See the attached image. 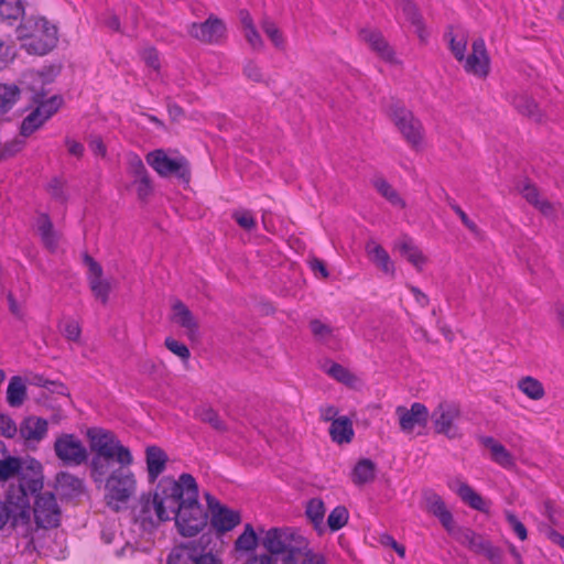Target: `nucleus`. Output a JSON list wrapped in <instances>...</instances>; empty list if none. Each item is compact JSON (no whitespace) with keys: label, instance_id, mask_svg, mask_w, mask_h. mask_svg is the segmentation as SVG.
<instances>
[{"label":"nucleus","instance_id":"1","mask_svg":"<svg viewBox=\"0 0 564 564\" xmlns=\"http://www.w3.org/2000/svg\"><path fill=\"white\" fill-rule=\"evenodd\" d=\"M89 447L93 453L90 474L95 482H102L110 473L113 463L128 467L133 457L117 435L105 429H89L87 431Z\"/></svg>","mask_w":564,"mask_h":564},{"label":"nucleus","instance_id":"2","mask_svg":"<svg viewBox=\"0 0 564 564\" xmlns=\"http://www.w3.org/2000/svg\"><path fill=\"white\" fill-rule=\"evenodd\" d=\"M178 490L171 519L175 520L177 531L183 536H195L207 523V513L198 502V487L191 474H182L176 480Z\"/></svg>","mask_w":564,"mask_h":564},{"label":"nucleus","instance_id":"3","mask_svg":"<svg viewBox=\"0 0 564 564\" xmlns=\"http://www.w3.org/2000/svg\"><path fill=\"white\" fill-rule=\"evenodd\" d=\"M178 490L176 479L163 477L159 480L153 495H142L133 507V517L143 531L151 532L162 522L171 520V510L175 506Z\"/></svg>","mask_w":564,"mask_h":564},{"label":"nucleus","instance_id":"4","mask_svg":"<svg viewBox=\"0 0 564 564\" xmlns=\"http://www.w3.org/2000/svg\"><path fill=\"white\" fill-rule=\"evenodd\" d=\"M34 523L26 510L13 517V527L17 533L36 546L48 529L58 527L61 522V508L52 492L37 494L33 505Z\"/></svg>","mask_w":564,"mask_h":564},{"label":"nucleus","instance_id":"5","mask_svg":"<svg viewBox=\"0 0 564 564\" xmlns=\"http://www.w3.org/2000/svg\"><path fill=\"white\" fill-rule=\"evenodd\" d=\"M17 36L30 54L45 55L57 43V29L44 18L30 17L24 19L17 29Z\"/></svg>","mask_w":564,"mask_h":564},{"label":"nucleus","instance_id":"6","mask_svg":"<svg viewBox=\"0 0 564 564\" xmlns=\"http://www.w3.org/2000/svg\"><path fill=\"white\" fill-rule=\"evenodd\" d=\"M261 544L268 551L265 554L273 555L278 562L279 556L301 551L305 545V536L292 528H271L264 532Z\"/></svg>","mask_w":564,"mask_h":564},{"label":"nucleus","instance_id":"7","mask_svg":"<svg viewBox=\"0 0 564 564\" xmlns=\"http://www.w3.org/2000/svg\"><path fill=\"white\" fill-rule=\"evenodd\" d=\"M388 116L411 148L419 150L423 147L424 129L412 111L395 101L389 106Z\"/></svg>","mask_w":564,"mask_h":564},{"label":"nucleus","instance_id":"8","mask_svg":"<svg viewBox=\"0 0 564 564\" xmlns=\"http://www.w3.org/2000/svg\"><path fill=\"white\" fill-rule=\"evenodd\" d=\"M105 488L108 506L118 511L135 494L137 480L131 470L121 467L107 477Z\"/></svg>","mask_w":564,"mask_h":564},{"label":"nucleus","instance_id":"9","mask_svg":"<svg viewBox=\"0 0 564 564\" xmlns=\"http://www.w3.org/2000/svg\"><path fill=\"white\" fill-rule=\"evenodd\" d=\"M458 543L468 547L476 554L486 556L494 564L501 563V551L491 545V543L476 533L471 529L456 527L455 524L447 531Z\"/></svg>","mask_w":564,"mask_h":564},{"label":"nucleus","instance_id":"10","mask_svg":"<svg viewBox=\"0 0 564 564\" xmlns=\"http://www.w3.org/2000/svg\"><path fill=\"white\" fill-rule=\"evenodd\" d=\"M24 84L33 91V99L37 104L34 109L43 119L47 121L61 107L62 98L53 96L47 100H43L46 93L44 91L45 77L40 72L30 70L24 74Z\"/></svg>","mask_w":564,"mask_h":564},{"label":"nucleus","instance_id":"11","mask_svg":"<svg viewBox=\"0 0 564 564\" xmlns=\"http://www.w3.org/2000/svg\"><path fill=\"white\" fill-rule=\"evenodd\" d=\"M54 451L57 458L66 466H79L88 458L86 447L74 434H63L57 437Z\"/></svg>","mask_w":564,"mask_h":564},{"label":"nucleus","instance_id":"12","mask_svg":"<svg viewBox=\"0 0 564 564\" xmlns=\"http://www.w3.org/2000/svg\"><path fill=\"white\" fill-rule=\"evenodd\" d=\"M147 163L163 177L175 175L184 182L189 180V171L183 159H171L163 150H154L147 155Z\"/></svg>","mask_w":564,"mask_h":564},{"label":"nucleus","instance_id":"13","mask_svg":"<svg viewBox=\"0 0 564 564\" xmlns=\"http://www.w3.org/2000/svg\"><path fill=\"white\" fill-rule=\"evenodd\" d=\"M459 415L460 411L457 404L447 401L440 402L431 414L435 432L444 434L448 438L458 437L460 433L455 422Z\"/></svg>","mask_w":564,"mask_h":564},{"label":"nucleus","instance_id":"14","mask_svg":"<svg viewBox=\"0 0 564 564\" xmlns=\"http://www.w3.org/2000/svg\"><path fill=\"white\" fill-rule=\"evenodd\" d=\"M188 34L205 44H220L226 40L227 28L224 21L215 15L202 23L188 25Z\"/></svg>","mask_w":564,"mask_h":564},{"label":"nucleus","instance_id":"15","mask_svg":"<svg viewBox=\"0 0 564 564\" xmlns=\"http://www.w3.org/2000/svg\"><path fill=\"white\" fill-rule=\"evenodd\" d=\"M15 476L19 477V490L22 499L26 498L28 495L42 494L43 475L39 462L35 459L21 460V468Z\"/></svg>","mask_w":564,"mask_h":564},{"label":"nucleus","instance_id":"16","mask_svg":"<svg viewBox=\"0 0 564 564\" xmlns=\"http://www.w3.org/2000/svg\"><path fill=\"white\" fill-rule=\"evenodd\" d=\"M206 499L210 510V523L218 533L229 532L241 522L239 511L223 506L209 494H206Z\"/></svg>","mask_w":564,"mask_h":564},{"label":"nucleus","instance_id":"17","mask_svg":"<svg viewBox=\"0 0 564 564\" xmlns=\"http://www.w3.org/2000/svg\"><path fill=\"white\" fill-rule=\"evenodd\" d=\"M84 262L88 267L87 280L91 293L95 299L106 305L109 300L111 284L107 279H104V271L101 265L95 261L90 256L85 254Z\"/></svg>","mask_w":564,"mask_h":564},{"label":"nucleus","instance_id":"18","mask_svg":"<svg viewBox=\"0 0 564 564\" xmlns=\"http://www.w3.org/2000/svg\"><path fill=\"white\" fill-rule=\"evenodd\" d=\"M171 321L184 329L188 340L198 341L200 339L198 319L188 306L180 300H175L172 304Z\"/></svg>","mask_w":564,"mask_h":564},{"label":"nucleus","instance_id":"19","mask_svg":"<svg viewBox=\"0 0 564 564\" xmlns=\"http://www.w3.org/2000/svg\"><path fill=\"white\" fill-rule=\"evenodd\" d=\"M360 40L377 54L379 58L389 64H399L400 61L379 30L365 28L359 32Z\"/></svg>","mask_w":564,"mask_h":564},{"label":"nucleus","instance_id":"20","mask_svg":"<svg viewBox=\"0 0 564 564\" xmlns=\"http://www.w3.org/2000/svg\"><path fill=\"white\" fill-rule=\"evenodd\" d=\"M395 414L399 417V424L402 432L410 434L415 427H425L429 421V410L420 402H414L410 409L398 406Z\"/></svg>","mask_w":564,"mask_h":564},{"label":"nucleus","instance_id":"21","mask_svg":"<svg viewBox=\"0 0 564 564\" xmlns=\"http://www.w3.org/2000/svg\"><path fill=\"white\" fill-rule=\"evenodd\" d=\"M471 53L463 61L466 73L479 78L488 76L490 70V58L488 56L486 45L482 39L473 42Z\"/></svg>","mask_w":564,"mask_h":564},{"label":"nucleus","instance_id":"22","mask_svg":"<svg viewBox=\"0 0 564 564\" xmlns=\"http://www.w3.org/2000/svg\"><path fill=\"white\" fill-rule=\"evenodd\" d=\"M128 172L133 177L132 186L135 187L138 198L145 200L152 194L153 186L149 173L140 156L135 154L129 155Z\"/></svg>","mask_w":564,"mask_h":564},{"label":"nucleus","instance_id":"23","mask_svg":"<svg viewBox=\"0 0 564 564\" xmlns=\"http://www.w3.org/2000/svg\"><path fill=\"white\" fill-rule=\"evenodd\" d=\"M423 498L426 510L440 520L446 531L451 530L455 522L441 496L432 490H425Z\"/></svg>","mask_w":564,"mask_h":564},{"label":"nucleus","instance_id":"24","mask_svg":"<svg viewBox=\"0 0 564 564\" xmlns=\"http://www.w3.org/2000/svg\"><path fill=\"white\" fill-rule=\"evenodd\" d=\"M169 462L167 454L159 446L151 445L145 448V464L148 480L153 484L165 470Z\"/></svg>","mask_w":564,"mask_h":564},{"label":"nucleus","instance_id":"25","mask_svg":"<svg viewBox=\"0 0 564 564\" xmlns=\"http://www.w3.org/2000/svg\"><path fill=\"white\" fill-rule=\"evenodd\" d=\"M366 252L369 259L386 274L394 275L395 268L389 253L375 240L366 243Z\"/></svg>","mask_w":564,"mask_h":564},{"label":"nucleus","instance_id":"26","mask_svg":"<svg viewBox=\"0 0 564 564\" xmlns=\"http://www.w3.org/2000/svg\"><path fill=\"white\" fill-rule=\"evenodd\" d=\"M449 488L456 491V494L460 497V499L478 511H486L487 505L482 497L477 494L468 484L455 479L449 484Z\"/></svg>","mask_w":564,"mask_h":564},{"label":"nucleus","instance_id":"27","mask_svg":"<svg viewBox=\"0 0 564 564\" xmlns=\"http://www.w3.org/2000/svg\"><path fill=\"white\" fill-rule=\"evenodd\" d=\"M204 549L196 542L182 544L169 555V564H195Z\"/></svg>","mask_w":564,"mask_h":564},{"label":"nucleus","instance_id":"28","mask_svg":"<svg viewBox=\"0 0 564 564\" xmlns=\"http://www.w3.org/2000/svg\"><path fill=\"white\" fill-rule=\"evenodd\" d=\"M19 432L28 442H40L47 432V422L36 416L26 417L21 423Z\"/></svg>","mask_w":564,"mask_h":564},{"label":"nucleus","instance_id":"29","mask_svg":"<svg viewBox=\"0 0 564 564\" xmlns=\"http://www.w3.org/2000/svg\"><path fill=\"white\" fill-rule=\"evenodd\" d=\"M482 444L490 449L491 459L503 468L511 469L516 462L511 453L492 437L482 438Z\"/></svg>","mask_w":564,"mask_h":564},{"label":"nucleus","instance_id":"30","mask_svg":"<svg viewBox=\"0 0 564 564\" xmlns=\"http://www.w3.org/2000/svg\"><path fill=\"white\" fill-rule=\"evenodd\" d=\"M395 248L399 250L401 256L404 257L417 270L423 269L426 263V257L410 238L403 237L399 242H397Z\"/></svg>","mask_w":564,"mask_h":564},{"label":"nucleus","instance_id":"31","mask_svg":"<svg viewBox=\"0 0 564 564\" xmlns=\"http://www.w3.org/2000/svg\"><path fill=\"white\" fill-rule=\"evenodd\" d=\"M510 101L519 113L541 122L543 115L539 110L536 102L524 94H513L510 96Z\"/></svg>","mask_w":564,"mask_h":564},{"label":"nucleus","instance_id":"32","mask_svg":"<svg viewBox=\"0 0 564 564\" xmlns=\"http://www.w3.org/2000/svg\"><path fill=\"white\" fill-rule=\"evenodd\" d=\"M282 564H325V561L322 554L315 553L310 547V542L305 538L304 547L291 555L283 556Z\"/></svg>","mask_w":564,"mask_h":564},{"label":"nucleus","instance_id":"33","mask_svg":"<svg viewBox=\"0 0 564 564\" xmlns=\"http://www.w3.org/2000/svg\"><path fill=\"white\" fill-rule=\"evenodd\" d=\"M329 435L337 444L350 443L354 437L352 423L347 416L334 420L329 426Z\"/></svg>","mask_w":564,"mask_h":564},{"label":"nucleus","instance_id":"34","mask_svg":"<svg viewBox=\"0 0 564 564\" xmlns=\"http://www.w3.org/2000/svg\"><path fill=\"white\" fill-rule=\"evenodd\" d=\"M36 228L42 242L50 251H55L58 246V235L53 228V224L46 214H41L36 220Z\"/></svg>","mask_w":564,"mask_h":564},{"label":"nucleus","instance_id":"35","mask_svg":"<svg viewBox=\"0 0 564 564\" xmlns=\"http://www.w3.org/2000/svg\"><path fill=\"white\" fill-rule=\"evenodd\" d=\"M21 468V459L11 456L2 441H0V482L15 476Z\"/></svg>","mask_w":564,"mask_h":564},{"label":"nucleus","instance_id":"36","mask_svg":"<svg viewBox=\"0 0 564 564\" xmlns=\"http://www.w3.org/2000/svg\"><path fill=\"white\" fill-rule=\"evenodd\" d=\"M517 387L530 400L540 401L545 397L543 383L534 377H522L519 379Z\"/></svg>","mask_w":564,"mask_h":564},{"label":"nucleus","instance_id":"37","mask_svg":"<svg viewBox=\"0 0 564 564\" xmlns=\"http://www.w3.org/2000/svg\"><path fill=\"white\" fill-rule=\"evenodd\" d=\"M376 464L367 458L360 459L351 474V479L355 485L361 486L372 481L376 477Z\"/></svg>","mask_w":564,"mask_h":564},{"label":"nucleus","instance_id":"38","mask_svg":"<svg viewBox=\"0 0 564 564\" xmlns=\"http://www.w3.org/2000/svg\"><path fill=\"white\" fill-rule=\"evenodd\" d=\"M26 397V387L21 377L14 376L10 379L7 388V401L13 406L22 405Z\"/></svg>","mask_w":564,"mask_h":564},{"label":"nucleus","instance_id":"39","mask_svg":"<svg viewBox=\"0 0 564 564\" xmlns=\"http://www.w3.org/2000/svg\"><path fill=\"white\" fill-rule=\"evenodd\" d=\"M24 15V6L21 0H0V18L3 22L12 24Z\"/></svg>","mask_w":564,"mask_h":564},{"label":"nucleus","instance_id":"40","mask_svg":"<svg viewBox=\"0 0 564 564\" xmlns=\"http://www.w3.org/2000/svg\"><path fill=\"white\" fill-rule=\"evenodd\" d=\"M325 506L323 500L318 498H313L307 502L305 513L310 521L313 523L315 530L318 533H323L324 528V517H325Z\"/></svg>","mask_w":564,"mask_h":564},{"label":"nucleus","instance_id":"41","mask_svg":"<svg viewBox=\"0 0 564 564\" xmlns=\"http://www.w3.org/2000/svg\"><path fill=\"white\" fill-rule=\"evenodd\" d=\"M259 543L258 535L250 523L245 525L242 533L235 541V550L240 553L253 552Z\"/></svg>","mask_w":564,"mask_h":564},{"label":"nucleus","instance_id":"42","mask_svg":"<svg viewBox=\"0 0 564 564\" xmlns=\"http://www.w3.org/2000/svg\"><path fill=\"white\" fill-rule=\"evenodd\" d=\"M446 40L448 41L449 50L458 62H463L465 59V53L467 48V36L463 32H454L451 28L449 31L445 34Z\"/></svg>","mask_w":564,"mask_h":564},{"label":"nucleus","instance_id":"43","mask_svg":"<svg viewBox=\"0 0 564 564\" xmlns=\"http://www.w3.org/2000/svg\"><path fill=\"white\" fill-rule=\"evenodd\" d=\"M20 97V88L14 84H0V115L9 111Z\"/></svg>","mask_w":564,"mask_h":564},{"label":"nucleus","instance_id":"44","mask_svg":"<svg viewBox=\"0 0 564 564\" xmlns=\"http://www.w3.org/2000/svg\"><path fill=\"white\" fill-rule=\"evenodd\" d=\"M375 188L393 206L404 208L405 202L399 193L384 178H376L373 181Z\"/></svg>","mask_w":564,"mask_h":564},{"label":"nucleus","instance_id":"45","mask_svg":"<svg viewBox=\"0 0 564 564\" xmlns=\"http://www.w3.org/2000/svg\"><path fill=\"white\" fill-rule=\"evenodd\" d=\"M261 28L276 48L283 50L285 47V41L281 30L270 18L265 17L262 19Z\"/></svg>","mask_w":564,"mask_h":564},{"label":"nucleus","instance_id":"46","mask_svg":"<svg viewBox=\"0 0 564 564\" xmlns=\"http://www.w3.org/2000/svg\"><path fill=\"white\" fill-rule=\"evenodd\" d=\"M56 481L58 487L69 495H75L83 491L84 485L82 479L75 477L72 474L61 473L57 475Z\"/></svg>","mask_w":564,"mask_h":564},{"label":"nucleus","instance_id":"47","mask_svg":"<svg viewBox=\"0 0 564 564\" xmlns=\"http://www.w3.org/2000/svg\"><path fill=\"white\" fill-rule=\"evenodd\" d=\"M349 519V513L346 507L337 506L334 508L327 518V525L332 531H338L344 528Z\"/></svg>","mask_w":564,"mask_h":564},{"label":"nucleus","instance_id":"48","mask_svg":"<svg viewBox=\"0 0 564 564\" xmlns=\"http://www.w3.org/2000/svg\"><path fill=\"white\" fill-rule=\"evenodd\" d=\"M196 416L204 423L209 424L213 429L219 432L226 430L225 423L221 421L219 415L212 408L203 406L196 411Z\"/></svg>","mask_w":564,"mask_h":564},{"label":"nucleus","instance_id":"49","mask_svg":"<svg viewBox=\"0 0 564 564\" xmlns=\"http://www.w3.org/2000/svg\"><path fill=\"white\" fill-rule=\"evenodd\" d=\"M324 371L339 382L350 384L354 376L341 365L336 362H326L323 365Z\"/></svg>","mask_w":564,"mask_h":564},{"label":"nucleus","instance_id":"50","mask_svg":"<svg viewBox=\"0 0 564 564\" xmlns=\"http://www.w3.org/2000/svg\"><path fill=\"white\" fill-rule=\"evenodd\" d=\"M403 12L406 17V19L415 26V32L417 33L419 37L421 40L425 39V32L423 28L422 17L417 12V9L415 6H413L411 2H406L403 6Z\"/></svg>","mask_w":564,"mask_h":564},{"label":"nucleus","instance_id":"51","mask_svg":"<svg viewBox=\"0 0 564 564\" xmlns=\"http://www.w3.org/2000/svg\"><path fill=\"white\" fill-rule=\"evenodd\" d=\"M44 122V119L35 110H33L23 119L20 132L23 137H29L39 128H41Z\"/></svg>","mask_w":564,"mask_h":564},{"label":"nucleus","instance_id":"52","mask_svg":"<svg viewBox=\"0 0 564 564\" xmlns=\"http://www.w3.org/2000/svg\"><path fill=\"white\" fill-rule=\"evenodd\" d=\"M61 332L67 340L78 341L80 339L82 328L77 321L67 319L61 327Z\"/></svg>","mask_w":564,"mask_h":564},{"label":"nucleus","instance_id":"53","mask_svg":"<svg viewBox=\"0 0 564 564\" xmlns=\"http://www.w3.org/2000/svg\"><path fill=\"white\" fill-rule=\"evenodd\" d=\"M232 218L245 230L251 231L256 227V219L249 210H236L232 214Z\"/></svg>","mask_w":564,"mask_h":564},{"label":"nucleus","instance_id":"54","mask_svg":"<svg viewBox=\"0 0 564 564\" xmlns=\"http://www.w3.org/2000/svg\"><path fill=\"white\" fill-rule=\"evenodd\" d=\"M165 347L182 360H187L191 356L187 346L172 337L165 339Z\"/></svg>","mask_w":564,"mask_h":564},{"label":"nucleus","instance_id":"55","mask_svg":"<svg viewBox=\"0 0 564 564\" xmlns=\"http://www.w3.org/2000/svg\"><path fill=\"white\" fill-rule=\"evenodd\" d=\"M520 192L523 196V198L529 203L531 204L532 206H536L539 204V202L543 198L541 195H540V192L538 191V188L529 183V182H525L523 183V185L520 187Z\"/></svg>","mask_w":564,"mask_h":564},{"label":"nucleus","instance_id":"56","mask_svg":"<svg viewBox=\"0 0 564 564\" xmlns=\"http://www.w3.org/2000/svg\"><path fill=\"white\" fill-rule=\"evenodd\" d=\"M506 520L513 530V532L517 534V536L524 541L528 538V531L524 527V524L516 517L514 513L511 511H506Z\"/></svg>","mask_w":564,"mask_h":564},{"label":"nucleus","instance_id":"57","mask_svg":"<svg viewBox=\"0 0 564 564\" xmlns=\"http://www.w3.org/2000/svg\"><path fill=\"white\" fill-rule=\"evenodd\" d=\"M243 74L248 79L256 83H261L264 80V75L261 67L253 61L246 62L243 66Z\"/></svg>","mask_w":564,"mask_h":564},{"label":"nucleus","instance_id":"58","mask_svg":"<svg viewBox=\"0 0 564 564\" xmlns=\"http://www.w3.org/2000/svg\"><path fill=\"white\" fill-rule=\"evenodd\" d=\"M17 433L18 429L14 421L10 416L0 413V435L10 438Z\"/></svg>","mask_w":564,"mask_h":564},{"label":"nucleus","instance_id":"59","mask_svg":"<svg viewBox=\"0 0 564 564\" xmlns=\"http://www.w3.org/2000/svg\"><path fill=\"white\" fill-rule=\"evenodd\" d=\"M242 32H243L245 39L247 40L249 45L252 47V50L261 51L264 47V42L256 26L252 29H249V30H245Z\"/></svg>","mask_w":564,"mask_h":564},{"label":"nucleus","instance_id":"60","mask_svg":"<svg viewBox=\"0 0 564 564\" xmlns=\"http://www.w3.org/2000/svg\"><path fill=\"white\" fill-rule=\"evenodd\" d=\"M310 327L314 336L319 340H325L332 335V328L318 319L312 321Z\"/></svg>","mask_w":564,"mask_h":564},{"label":"nucleus","instance_id":"61","mask_svg":"<svg viewBox=\"0 0 564 564\" xmlns=\"http://www.w3.org/2000/svg\"><path fill=\"white\" fill-rule=\"evenodd\" d=\"M535 208L545 217L554 218L556 216L557 207L546 198H542Z\"/></svg>","mask_w":564,"mask_h":564},{"label":"nucleus","instance_id":"62","mask_svg":"<svg viewBox=\"0 0 564 564\" xmlns=\"http://www.w3.org/2000/svg\"><path fill=\"white\" fill-rule=\"evenodd\" d=\"M143 58L149 67L153 68L154 70L160 68L159 56L154 48L145 50L143 52Z\"/></svg>","mask_w":564,"mask_h":564},{"label":"nucleus","instance_id":"63","mask_svg":"<svg viewBox=\"0 0 564 564\" xmlns=\"http://www.w3.org/2000/svg\"><path fill=\"white\" fill-rule=\"evenodd\" d=\"M453 210L456 213V215L460 218V220L463 221V224L471 231V232H477L478 231V228H477V225L471 221L468 216L466 215V213L458 206V205H453L452 206Z\"/></svg>","mask_w":564,"mask_h":564},{"label":"nucleus","instance_id":"64","mask_svg":"<svg viewBox=\"0 0 564 564\" xmlns=\"http://www.w3.org/2000/svg\"><path fill=\"white\" fill-rule=\"evenodd\" d=\"M245 564H278L273 555L260 554L250 557Z\"/></svg>","mask_w":564,"mask_h":564}]
</instances>
